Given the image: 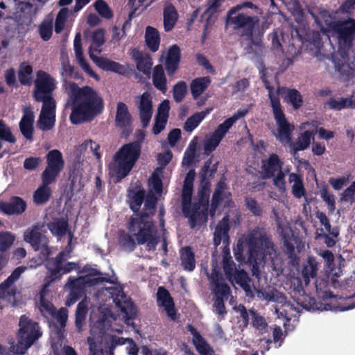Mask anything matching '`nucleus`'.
<instances>
[{
    "label": "nucleus",
    "mask_w": 355,
    "mask_h": 355,
    "mask_svg": "<svg viewBox=\"0 0 355 355\" xmlns=\"http://www.w3.org/2000/svg\"><path fill=\"white\" fill-rule=\"evenodd\" d=\"M181 60V51L178 44L171 46L166 53L164 67L168 76H173L179 69Z\"/></svg>",
    "instance_id": "obj_19"
},
{
    "label": "nucleus",
    "mask_w": 355,
    "mask_h": 355,
    "mask_svg": "<svg viewBox=\"0 0 355 355\" xmlns=\"http://www.w3.org/2000/svg\"><path fill=\"white\" fill-rule=\"evenodd\" d=\"M187 85L185 81H178L173 88V96L176 103H180L187 94Z\"/></svg>",
    "instance_id": "obj_54"
},
{
    "label": "nucleus",
    "mask_w": 355,
    "mask_h": 355,
    "mask_svg": "<svg viewBox=\"0 0 355 355\" xmlns=\"http://www.w3.org/2000/svg\"><path fill=\"white\" fill-rule=\"evenodd\" d=\"M39 309L44 317H51L55 313L56 310L53 303L46 300L42 293L40 294Z\"/></svg>",
    "instance_id": "obj_55"
},
{
    "label": "nucleus",
    "mask_w": 355,
    "mask_h": 355,
    "mask_svg": "<svg viewBox=\"0 0 355 355\" xmlns=\"http://www.w3.org/2000/svg\"><path fill=\"white\" fill-rule=\"evenodd\" d=\"M210 110L209 109H207L200 112H196L189 116L184 124V130L188 132H192L199 125L207 115L209 114Z\"/></svg>",
    "instance_id": "obj_40"
},
{
    "label": "nucleus",
    "mask_w": 355,
    "mask_h": 355,
    "mask_svg": "<svg viewBox=\"0 0 355 355\" xmlns=\"http://www.w3.org/2000/svg\"><path fill=\"white\" fill-rule=\"evenodd\" d=\"M131 115L129 113L128 106L123 102H119L116 105L115 123L117 127L123 128L130 125Z\"/></svg>",
    "instance_id": "obj_33"
},
{
    "label": "nucleus",
    "mask_w": 355,
    "mask_h": 355,
    "mask_svg": "<svg viewBox=\"0 0 355 355\" xmlns=\"http://www.w3.org/2000/svg\"><path fill=\"white\" fill-rule=\"evenodd\" d=\"M127 228L135 237L138 245H144L153 234H156L157 228L153 221L146 211H141L132 216Z\"/></svg>",
    "instance_id": "obj_7"
},
{
    "label": "nucleus",
    "mask_w": 355,
    "mask_h": 355,
    "mask_svg": "<svg viewBox=\"0 0 355 355\" xmlns=\"http://www.w3.org/2000/svg\"><path fill=\"white\" fill-rule=\"evenodd\" d=\"M290 183L293 182L292 186V193L296 198H301L306 195V189L304 188L301 176L295 173H291L288 176Z\"/></svg>",
    "instance_id": "obj_39"
},
{
    "label": "nucleus",
    "mask_w": 355,
    "mask_h": 355,
    "mask_svg": "<svg viewBox=\"0 0 355 355\" xmlns=\"http://www.w3.org/2000/svg\"><path fill=\"white\" fill-rule=\"evenodd\" d=\"M48 229L53 236L63 237L69 231V223L67 219L55 218L52 222L47 223Z\"/></svg>",
    "instance_id": "obj_37"
},
{
    "label": "nucleus",
    "mask_w": 355,
    "mask_h": 355,
    "mask_svg": "<svg viewBox=\"0 0 355 355\" xmlns=\"http://www.w3.org/2000/svg\"><path fill=\"white\" fill-rule=\"evenodd\" d=\"M248 260L252 264V275L259 278L258 265L264 261L268 255L275 251L272 238L263 227H256L248 235Z\"/></svg>",
    "instance_id": "obj_4"
},
{
    "label": "nucleus",
    "mask_w": 355,
    "mask_h": 355,
    "mask_svg": "<svg viewBox=\"0 0 355 355\" xmlns=\"http://www.w3.org/2000/svg\"><path fill=\"white\" fill-rule=\"evenodd\" d=\"M38 33L43 41H49L53 34L52 21L43 20L38 26Z\"/></svg>",
    "instance_id": "obj_57"
},
{
    "label": "nucleus",
    "mask_w": 355,
    "mask_h": 355,
    "mask_svg": "<svg viewBox=\"0 0 355 355\" xmlns=\"http://www.w3.org/2000/svg\"><path fill=\"white\" fill-rule=\"evenodd\" d=\"M32 73L33 67L25 62L21 63L18 71V78L20 83L22 85H31L32 83Z\"/></svg>",
    "instance_id": "obj_45"
},
{
    "label": "nucleus",
    "mask_w": 355,
    "mask_h": 355,
    "mask_svg": "<svg viewBox=\"0 0 355 355\" xmlns=\"http://www.w3.org/2000/svg\"><path fill=\"white\" fill-rule=\"evenodd\" d=\"M152 80L154 87L162 94L167 91V79L162 64L156 65L153 71Z\"/></svg>",
    "instance_id": "obj_32"
},
{
    "label": "nucleus",
    "mask_w": 355,
    "mask_h": 355,
    "mask_svg": "<svg viewBox=\"0 0 355 355\" xmlns=\"http://www.w3.org/2000/svg\"><path fill=\"white\" fill-rule=\"evenodd\" d=\"M314 132L313 131L306 130L297 138L295 143H292L291 147V150L293 151L294 153L304 150L306 149L310 144L311 139L313 137Z\"/></svg>",
    "instance_id": "obj_41"
},
{
    "label": "nucleus",
    "mask_w": 355,
    "mask_h": 355,
    "mask_svg": "<svg viewBox=\"0 0 355 355\" xmlns=\"http://www.w3.org/2000/svg\"><path fill=\"white\" fill-rule=\"evenodd\" d=\"M110 293L113 299V302L123 313L128 314V309L132 306V303L128 299L121 287L109 288Z\"/></svg>",
    "instance_id": "obj_26"
},
{
    "label": "nucleus",
    "mask_w": 355,
    "mask_h": 355,
    "mask_svg": "<svg viewBox=\"0 0 355 355\" xmlns=\"http://www.w3.org/2000/svg\"><path fill=\"white\" fill-rule=\"evenodd\" d=\"M212 163V158L208 159L204 164L200 173V187L198 191V202L193 203L192 214L196 218L195 227L207 222L208 220V207L210 196L211 183L207 180V171Z\"/></svg>",
    "instance_id": "obj_6"
},
{
    "label": "nucleus",
    "mask_w": 355,
    "mask_h": 355,
    "mask_svg": "<svg viewBox=\"0 0 355 355\" xmlns=\"http://www.w3.org/2000/svg\"><path fill=\"white\" fill-rule=\"evenodd\" d=\"M189 330L193 335V343L196 350L201 355H214V352L200 334L191 325H189Z\"/></svg>",
    "instance_id": "obj_28"
},
{
    "label": "nucleus",
    "mask_w": 355,
    "mask_h": 355,
    "mask_svg": "<svg viewBox=\"0 0 355 355\" xmlns=\"http://www.w3.org/2000/svg\"><path fill=\"white\" fill-rule=\"evenodd\" d=\"M46 232L43 223H37L28 228L24 234V241L29 243L35 251L41 250L44 259L46 260L51 254L49 247V239L45 235Z\"/></svg>",
    "instance_id": "obj_8"
},
{
    "label": "nucleus",
    "mask_w": 355,
    "mask_h": 355,
    "mask_svg": "<svg viewBox=\"0 0 355 355\" xmlns=\"http://www.w3.org/2000/svg\"><path fill=\"white\" fill-rule=\"evenodd\" d=\"M334 26L339 44L350 49L355 40V19L349 17L347 19L340 20Z\"/></svg>",
    "instance_id": "obj_12"
},
{
    "label": "nucleus",
    "mask_w": 355,
    "mask_h": 355,
    "mask_svg": "<svg viewBox=\"0 0 355 355\" xmlns=\"http://www.w3.org/2000/svg\"><path fill=\"white\" fill-rule=\"evenodd\" d=\"M37 102H42V107L40 113L46 114L47 115H55V101L53 96H44L42 100L39 98H34Z\"/></svg>",
    "instance_id": "obj_49"
},
{
    "label": "nucleus",
    "mask_w": 355,
    "mask_h": 355,
    "mask_svg": "<svg viewBox=\"0 0 355 355\" xmlns=\"http://www.w3.org/2000/svg\"><path fill=\"white\" fill-rule=\"evenodd\" d=\"M259 18L245 13L229 14L226 24L232 27L233 31L240 37L248 42L249 49L260 47L266 31L263 25H259Z\"/></svg>",
    "instance_id": "obj_3"
},
{
    "label": "nucleus",
    "mask_w": 355,
    "mask_h": 355,
    "mask_svg": "<svg viewBox=\"0 0 355 355\" xmlns=\"http://www.w3.org/2000/svg\"><path fill=\"white\" fill-rule=\"evenodd\" d=\"M250 314L251 316L252 326L261 334L266 333L268 325L265 318L261 315L260 313L254 309H250Z\"/></svg>",
    "instance_id": "obj_42"
},
{
    "label": "nucleus",
    "mask_w": 355,
    "mask_h": 355,
    "mask_svg": "<svg viewBox=\"0 0 355 355\" xmlns=\"http://www.w3.org/2000/svg\"><path fill=\"white\" fill-rule=\"evenodd\" d=\"M89 56L103 71H112L122 76H126L128 73V69L126 66L107 58L98 57L91 50L89 52Z\"/></svg>",
    "instance_id": "obj_14"
},
{
    "label": "nucleus",
    "mask_w": 355,
    "mask_h": 355,
    "mask_svg": "<svg viewBox=\"0 0 355 355\" xmlns=\"http://www.w3.org/2000/svg\"><path fill=\"white\" fill-rule=\"evenodd\" d=\"M181 266L186 271L191 272L196 268L195 254L190 246H185L180 250Z\"/></svg>",
    "instance_id": "obj_30"
},
{
    "label": "nucleus",
    "mask_w": 355,
    "mask_h": 355,
    "mask_svg": "<svg viewBox=\"0 0 355 355\" xmlns=\"http://www.w3.org/2000/svg\"><path fill=\"white\" fill-rule=\"evenodd\" d=\"M26 208V202L19 196L11 197L8 202L0 201V211L8 216L21 215Z\"/></svg>",
    "instance_id": "obj_18"
},
{
    "label": "nucleus",
    "mask_w": 355,
    "mask_h": 355,
    "mask_svg": "<svg viewBox=\"0 0 355 355\" xmlns=\"http://www.w3.org/2000/svg\"><path fill=\"white\" fill-rule=\"evenodd\" d=\"M158 306L163 307L167 316L173 321L177 319V311L175 303L169 291L164 286H159L157 292Z\"/></svg>",
    "instance_id": "obj_16"
},
{
    "label": "nucleus",
    "mask_w": 355,
    "mask_h": 355,
    "mask_svg": "<svg viewBox=\"0 0 355 355\" xmlns=\"http://www.w3.org/2000/svg\"><path fill=\"white\" fill-rule=\"evenodd\" d=\"M34 112L30 107L23 109V116L19 126L22 135L28 140H32L33 137Z\"/></svg>",
    "instance_id": "obj_20"
},
{
    "label": "nucleus",
    "mask_w": 355,
    "mask_h": 355,
    "mask_svg": "<svg viewBox=\"0 0 355 355\" xmlns=\"http://www.w3.org/2000/svg\"><path fill=\"white\" fill-rule=\"evenodd\" d=\"M316 217L319 220L321 225H322L325 230L334 238H338L339 236V230L337 227L331 228L329 219L327 215L322 211H318L316 213Z\"/></svg>",
    "instance_id": "obj_56"
},
{
    "label": "nucleus",
    "mask_w": 355,
    "mask_h": 355,
    "mask_svg": "<svg viewBox=\"0 0 355 355\" xmlns=\"http://www.w3.org/2000/svg\"><path fill=\"white\" fill-rule=\"evenodd\" d=\"M139 98V100L137 105L139 115L142 127L146 128L148 126L153 116V109L152 98L148 92H145Z\"/></svg>",
    "instance_id": "obj_15"
},
{
    "label": "nucleus",
    "mask_w": 355,
    "mask_h": 355,
    "mask_svg": "<svg viewBox=\"0 0 355 355\" xmlns=\"http://www.w3.org/2000/svg\"><path fill=\"white\" fill-rule=\"evenodd\" d=\"M68 15L67 8H62L59 10L55 21V32L57 34H60L63 31Z\"/></svg>",
    "instance_id": "obj_59"
},
{
    "label": "nucleus",
    "mask_w": 355,
    "mask_h": 355,
    "mask_svg": "<svg viewBox=\"0 0 355 355\" xmlns=\"http://www.w3.org/2000/svg\"><path fill=\"white\" fill-rule=\"evenodd\" d=\"M222 139L213 133L209 138L204 142V150L206 155H209L218 146Z\"/></svg>",
    "instance_id": "obj_62"
},
{
    "label": "nucleus",
    "mask_w": 355,
    "mask_h": 355,
    "mask_svg": "<svg viewBox=\"0 0 355 355\" xmlns=\"http://www.w3.org/2000/svg\"><path fill=\"white\" fill-rule=\"evenodd\" d=\"M326 105L329 109L334 110H342L343 109L349 108L351 106L349 105V99L347 98H340L336 99L335 98H330L326 103Z\"/></svg>",
    "instance_id": "obj_58"
},
{
    "label": "nucleus",
    "mask_w": 355,
    "mask_h": 355,
    "mask_svg": "<svg viewBox=\"0 0 355 355\" xmlns=\"http://www.w3.org/2000/svg\"><path fill=\"white\" fill-rule=\"evenodd\" d=\"M128 197L129 198L130 208L134 211V214L140 213V208L143 204L146 191L141 186H135L128 190Z\"/></svg>",
    "instance_id": "obj_23"
},
{
    "label": "nucleus",
    "mask_w": 355,
    "mask_h": 355,
    "mask_svg": "<svg viewBox=\"0 0 355 355\" xmlns=\"http://www.w3.org/2000/svg\"><path fill=\"white\" fill-rule=\"evenodd\" d=\"M193 187L183 184L182 196H181V205L182 212L183 216L188 218L189 225L191 228H195L194 215L192 214L193 203L191 202L193 195Z\"/></svg>",
    "instance_id": "obj_17"
},
{
    "label": "nucleus",
    "mask_w": 355,
    "mask_h": 355,
    "mask_svg": "<svg viewBox=\"0 0 355 355\" xmlns=\"http://www.w3.org/2000/svg\"><path fill=\"white\" fill-rule=\"evenodd\" d=\"M73 46L76 57L80 67L91 77L98 79V75L93 71L84 58L81 42V35L80 33H78L75 36Z\"/></svg>",
    "instance_id": "obj_22"
},
{
    "label": "nucleus",
    "mask_w": 355,
    "mask_h": 355,
    "mask_svg": "<svg viewBox=\"0 0 355 355\" xmlns=\"http://www.w3.org/2000/svg\"><path fill=\"white\" fill-rule=\"evenodd\" d=\"M132 58L136 62V67L138 71L146 76L150 74L153 60L150 55L135 49L132 52Z\"/></svg>",
    "instance_id": "obj_24"
},
{
    "label": "nucleus",
    "mask_w": 355,
    "mask_h": 355,
    "mask_svg": "<svg viewBox=\"0 0 355 355\" xmlns=\"http://www.w3.org/2000/svg\"><path fill=\"white\" fill-rule=\"evenodd\" d=\"M87 312L88 306L87 302L85 300L80 301L76 306L75 313V325L78 332H81L83 329Z\"/></svg>",
    "instance_id": "obj_38"
},
{
    "label": "nucleus",
    "mask_w": 355,
    "mask_h": 355,
    "mask_svg": "<svg viewBox=\"0 0 355 355\" xmlns=\"http://www.w3.org/2000/svg\"><path fill=\"white\" fill-rule=\"evenodd\" d=\"M46 159V166L42 173L41 178L55 182L64 167L62 154L59 150L53 149L47 153Z\"/></svg>",
    "instance_id": "obj_10"
},
{
    "label": "nucleus",
    "mask_w": 355,
    "mask_h": 355,
    "mask_svg": "<svg viewBox=\"0 0 355 355\" xmlns=\"http://www.w3.org/2000/svg\"><path fill=\"white\" fill-rule=\"evenodd\" d=\"M65 254L63 251L60 252L51 261L52 267H49V275L46 280H49L53 275L58 274L59 269L64 264Z\"/></svg>",
    "instance_id": "obj_53"
},
{
    "label": "nucleus",
    "mask_w": 355,
    "mask_h": 355,
    "mask_svg": "<svg viewBox=\"0 0 355 355\" xmlns=\"http://www.w3.org/2000/svg\"><path fill=\"white\" fill-rule=\"evenodd\" d=\"M230 230V216L227 214L218 223L215 230V232L225 236V239H227V244H228L230 239L228 234Z\"/></svg>",
    "instance_id": "obj_61"
},
{
    "label": "nucleus",
    "mask_w": 355,
    "mask_h": 355,
    "mask_svg": "<svg viewBox=\"0 0 355 355\" xmlns=\"http://www.w3.org/2000/svg\"><path fill=\"white\" fill-rule=\"evenodd\" d=\"M277 92V96H281L286 102L291 105L294 110H298L302 107L303 99L297 89L279 87Z\"/></svg>",
    "instance_id": "obj_21"
},
{
    "label": "nucleus",
    "mask_w": 355,
    "mask_h": 355,
    "mask_svg": "<svg viewBox=\"0 0 355 355\" xmlns=\"http://www.w3.org/2000/svg\"><path fill=\"white\" fill-rule=\"evenodd\" d=\"M94 7L98 15L104 19H110L114 16L112 9L104 0L96 1Z\"/></svg>",
    "instance_id": "obj_52"
},
{
    "label": "nucleus",
    "mask_w": 355,
    "mask_h": 355,
    "mask_svg": "<svg viewBox=\"0 0 355 355\" xmlns=\"http://www.w3.org/2000/svg\"><path fill=\"white\" fill-rule=\"evenodd\" d=\"M145 42L151 52L155 53L158 51L160 44V35L155 28L150 26L146 28Z\"/></svg>",
    "instance_id": "obj_34"
},
{
    "label": "nucleus",
    "mask_w": 355,
    "mask_h": 355,
    "mask_svg": "<svg viewBox=\"0 0 355 355\" xmlns=\"http://www.w3.org/2000/svg\"><path fill=\"white\" fill-rule=\"evenodd\" d=\"M261 79L263 83L265 88L268 92V98L270 102V106H274V103H277V104H280V100L279 96H277V92L276 94H274V87L271 85L270 83L268 80L266 74L263 72L261 75Z\"/></svg>",
    "instance_id": "obj_60"
},
{
    "label": "nucleus",
    "mask_w": 355,
    "mask_h": 355,
    "mask_svg": "<svg viewBox=\"0 0 355 355\" xmlns=\"http://www.w3.org/2000/svg\"><path fill=\"white\" fill-rule=\"evenodd\" d=\"M283 161L277 153H271L268 157L261 159V176L263 179H270L275 177L276 173L282 169Z\"/></svg>",
    "instance_id": "obj_13"
},
{
    "label": "nucleus",
    "mask_w": 355,
    "mask_h": 355,
    "mask_svg": "<svg viewBox=\"0 0 355 355\" xmlns=\"http://www.w3.org/2000/svg\"><path fill=\"white\" fill-rule=\"evenodd\" d=\"M244 201L246 207L254 216H261L263 215V209L254 198L246 196Z\"/></svg>",
    "instance_id": "obj_63"
},
{
    "label": "nucleus",
    "mask_w": 355,
    "mask_h": 355,
    "mask_svg": "<svg viewBox=\"0 0 355 355\" xmlns=\"http://www.w3.org/2000/svg\"><path fill=\"white\" fill-rule=\"evenodd\" d=\"M56 84L55 79L50 74L44 71L39 70L35 80L33 98H39L42 100L44 96H53V92L56 89Z\"/></svg>",
    "instance_id": "obj_11"
},
{
    "label": "nucleus",
    "mask_w": 355,
    "mask_h": 355,
    "mask_svg": "<svg viewBox=\"0 0 355 355\" xmlns=\"http://www.w3.org/2000/svg\"><path fill=\"white\" fill-rule=\"evenodd\" d=\"M135 137V141L121 146L108 165L109 175L114 178L115 183L120 182L129 175L141 156L146 132L143 130H137Z\"/></svg>",
    "instance_id": "obj_2"
},
{
    "label": "nucleus",
    "mask_w": 355,
    "mask_h": 355,
    "mask_svg": "<svg viewBox=\"0 0 355 355\" xmlns=\"http://www.w3.org/2000/svg\"><path fill=\"white\" fill-rule=\"evenodd\" d=\"M336 12H331L327 10H322L320 12V18L324 22V24L327 26L329 30H331L334 32L336 28L334 26L339 23L340 20H337L336 17Z\"/></svg>",
    "instance_id": "obj_50"
},
{
    "label": "nucleus",
    "mask_w": 355,
    "mask_h": 355,
    "mask_svg": "<svg viewBox=\"0 0 355 355\" xmlns=\"http://www.w3.org/2000/svg\"><path fill=\"white\" fill-rule=\"evenodd\" d=\"M132 234L130 235L124 230L119 232V245L124 251L130 252L135 250L137 243L132 237Z\"/></svg>",
    "instance_id": "obj_43"
},
{
    "label": "nucleus",
    "mask_w": 355,
    "mask_h": 355,
    "mask_svg": "<svg viewBox=\"0 0 355 355\" xmlns=\"http://www.w3.org/2000/svg\"><path fill=\"white\" fill-rule=\"evenodd\" d=\"M55 123V115L40 113L37 122L38 129L46 132L52 130Z\"/></svg>",
    "instance_id": "obj_46"
},
{
    "label": "nucleus",
    "mask_w": 355,
    "mask_h": 355,
    "mask_svg": "<svg viewBox=\"0 0 355 355\" xmlns=\"http://www.w3.org/2000/svg\"><path fill=\"white\" fill-rule=\"evenodd\" d=\"M41 179L42 185L37 189L33 194V200L37 205H42L49 200L51 191L49 186L55 182V181L45 178H41Z\"/></svg>",
    "instance_id": "obj_29"
},
{
    "label": "nucleus",
    "mask_w": 355,
    "mask_h": 355,
    "mask_svg": "<svg viewBox=\"0 0 355 355\" xmlns=\"http://www.w3.org/2000/svg\"><path fill=\"white\" fill-rule=\"evenodd\" d=\"M157 198L154 194H148L144 200V208L142 211H146L149 214V217L154 215L156 209Z\"/></svg>",
    "instance_id": "obj_64"
},
{
    "label": "nucleus",
    "mask_w": 355,
    "mask_h": 355,
    "mask_svg": "<svg viewBox=\"0 0 355 355\" xmlns=\"http://www.w3.org/2000/svg\"><path fill=\"white\" fill-rule=\"evenodd\" d=\"M228 189L226 183V178L223 175L216 185L215 190L212 195V199L221 202L223 200L227 199L225 202V205L230 207L234 204V202L230 199L232 193L230 191H226Z\"/></svg>",
    "instance_id": "obj_27"
},
{
    "label": "nucleus",
    "mask_w": 355,
    "mask_h": 355,
    "mask_svg": "<svg viewBox=\"0 0 355 355\" xmlns=\"http://www.w3.org/2000/svg\"><path fill=\"white\" fill-rule=\"evenodd\" d=\"M238 119L239 116L234 114L232 116L225 120L223 123H220L213 133L223 139Z\"/></svg>",
    "instance_id": "obj_48"
},
{
    "label": "nucleus",
    "mask_w": 355,
    "mask_h": 355,
    "mask_svg": "<svg viewBox=\"0 0 355 355\" xmlns=\"http://www.w3.org/2000/svg\"><path fill=\"white\" fill-rule=\"evenodd\" d=\"M69 98L67 104L71 105L69 116L72 124L92 121L104 110V101L98 92L89 86L79 87L75 83L69 85Z\"/></svg>",
    "instance_id": "obj_1"
},
{
    "label": "nucleus",
    "mask_w": 355,
    "mask_h": 355,
    "mask_svg": "<svg viewBox=\"0 0 355 355\" xmlns=\"http://www.w3.org/2000/svg\"><path fill=\"white\" fill-rule=\"evenodd\" d=\"M27 269L26 266L17 267L7 277L3 282L0 284V295H14L15 289L12 288L14 283L18 280L21 275Z\"/></svg>",
    "instance_id": "obj_25"
},
{
    "label": "nucleus",
    "mask_w": 355,
    "mask_h": 355,
    "mask_svg": "<svg viewBox=\"0 0 355 355\" xmlns=\"http://www.w3.org/2000/svg\"><path fill=\"white\" fill-rule=\"evenodd\" d=\"M92 44L89 49L94 53H100L101 50L99 49L105 43L104 31L103 29H98L93 33L92 35Z\"/></svg>",
    "instance_id": "obj_51"
},
{
    "label": "nucleus",
    "mask_w": 355,
    "mask_h": 355,
    "mask_svg": "<svg viewBox=\"0 0 355 355\" xmlns=\"http://www.w3.org/2000/svg\"><path fill=\"white\" fill-rule=\"evenodd\" d=\"M18 325L19 329L16 334L17 343L14 349L17 354L24 355L42 336V331L39 323L26 315L20 316Z\"/></svg>",
    "instance_id": "obj_5"
},
{
    "label": "nucleus",
    "mask_w": 355,
    "mask_h": 355,
    "mask_svg": "<svg viewBox=\"0 0 355 355\" xmlns=\"http://www.w3.org/2000/svg\"><path fill=\"white\" fill-rule=\"evenodd\" d=\"M211 79L209 76L193 79L190 84V91L193 99H197L209 86Z\"/></svg>",
    "instance_id": "obj_36"
},
{
    "label": "nucleus",
    "mask_w": 355,
    "mask_h": 355,
    "mask_svg": "<svg viewBox=\"0 0 355 355\" xmlns=\"http://www.w3.org/2000/svg\"><path fill=\"white\" fill-rule=\"evenodd\" d=\"M89 280L86 279V277L80 276L76 277L74 276H70L67 283L64 285L66 288L69 290H73L78 291H83L85 284L88 282Z\"/></svg>",
    "instance_id": "obj_47"
},
{
    "label": "nucleus",
    "mask_w": 355,
    "mask_h": 355,
    "mask_svg": "<svg viewBox=\"0 0 355 355\" xmlns=\"http://www.w3.org/2000/svg\"><path fill=\"white\" fill-rule=\"evenodd\" d=\"M274 106L271 107L274 119L277 125V139L282 143H291L292 132L294 130V125L291 124L286 118L285 114L282 110L281 103H274Z\"/></svg>",
    "instance_id": "obj_9"
},
{
    "label": "nucleus",
    "mask_w": 355,
    "mask_h": 355,
    "mask_svg": "<svg viewBox=\"0 0 355 355\" xmlns=\"http://www.w3.org/2000/svg\"><path fill=\"white\" fill-rule=\"evenodd\" d=\"M79 268V263L70 261L65 263L60 267V269H59L58 274L53 275L49 280H47V282L45 284V287L48 286L51 283L55 281L61 279L64 274L69 273L73 270H76L78 272Z\"/></svg>",
    "instance_id": "obj_44"
},
{
    "label": "nucleus",
    "mask_w": 355,
    "mask_h": 355,
    "mask_svg": "<svg viewBox=\"0 0 355 355\" xmlns=\"http://www.w3.org/2000/svg\"><path fill=\"white\" fill-rule=\"evenodd\" d=\"M164 28L165 31H171L176 24L178 19V12L172 3H168L164 8Z\"/></svg>",
    "instance_id": "obj_31"
},
{
    "label": "nucleus",
    "mask_w": 355,
    "mask_h": 355,
    "mask_svg": "<svg viewBox=\"0 0 355 355\" xmlns=\"http://www.w3.org/2000/svg\"><path fill=\"white\" fill-rule=\"evenodd\" d=\"M318 270V263L314 257H309L306 263H304L302 270V276L305 285H309L310 278H315Z\"/></svg>",
    "instance_id": "obj_35"
}]
</instances>
